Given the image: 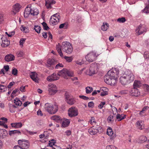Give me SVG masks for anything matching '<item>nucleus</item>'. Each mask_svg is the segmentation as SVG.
Returning a JSON list of instances; mask_svg holds the SVG:
<instances>
[{
    "label": "nucleus",
    "mask_w": 149,
    "mask_h": 149,
    "mask_svg": "<svg viewBox=\"0 0 149 149\" xmlns=\"http://www.w3.org/2000/svg\"><path fill=\"white\" fill-rule=\"evenodd\" d=\"M119 71L117 68H112L109 70L104 77V80L107 84L112 86H114L116 82L118 77Z\"/></svg>",
    "instance_id": "obj_1"
},
{
    "label": "nucleus",
    "mask_w": 149,
    "mask_h": 149,
    "mask_svg": "<svg viewBox=\"0 0 149 149\" xmlns=\"http://www.w3.org/2000/svg\"><path fill=\"white\" fill-rule=\"evenodd\" d=\"M134 79L133 73L128 70L125 71L120 78V81L121 84L125 85L133 82Z\"/></svg>",
    "instance_id": "obj_2"
},
{
    "label": "nucleus",
    "mask_w": 149,
    "mask_h": 149,
    "mask_svg": "<svg viewBox=\"0 0 149 149\" xmlns=\"http://www.w3.org/2000/svg\"><path fill=\"white\" fill-rule=\"evenodd\" d=\"M61 48L63 51L68 54L71 53L73 50L71 44L68 42H63L61 46L59 44H58L56 45V49L60 56L62 58L63 57V56L61 52Z\"/></svg>",
    "instance_id": "obj_3"
},
{
    "label": "nucleus",
    "mask_w": 149,
    "mask_h": 149,
    "mask_svg": "<svg viewBox=\"0 0 149 149\" xmlns=\"http://www.w3.org/2000/svg\"><path fill=\"white\" fill-rule=\"evenodd\" d=\"M45 109L49 113L54 114L58 111V108L57 105L56 104L53 105L50 103H47L45 104Z\"/></svg>",
    "instance_id": "obj_4"
},
{
    "label": "nucleus",
    "mask_w": 149,
    "mask_h": 149,
    "mask_svg": "<svg viewBox=\"0 0 149 149\" xmlns=\"http://www.w3.org/2000/svg\"><path fill=\"white\" fill-rule=\"evenodd\" d=\"M59 77L62 76L65 79H67V75L72 76L73 75V72L71 70H68L66 69H63L60 71L58 73Z\"/></svg>",
    "instance_id": "obj_5"
},
{
    "label": "nucleus",
    "mask_w": 149,
    "mask_h": 149,
    "mask_svg": "<svg viewBox=\"0 0 149 149\" xmlns=\"http://www.w3.org/2000/svg\"><path fill=\"white\" fill-rule=\"evenodd\" d=\"M98 54L96 52L93 51L90 52L86 56L87 61L89 62H91L95 60Z\"/></svg>",
    "instance_id": "obj_6"
},
{
    "label": "nucleus",
    "mask_w": 149,
    "mask_h": 149,
    "mask_svg": "<svg viewBox=\"0 0 149 149\" xmlns=\"http://www.w3.org/2000/svg\"><path fill=\"white\" fill-rule=\"evenodd\" d=\"M60 18L59 14H55L51 17L50 19V23L53 25H56L59 22Z\"/></svg>",
    "instance_id": "obj_7"
},
{
    "label": "nucleus",
    "mask_w": 149,
    "mask_h": 149,
    "mask_svg": "<svg viewBox=\"0 0 149 149\" xmlns=\"http://www.w3.org/2000/svg\"><path fill=\"white\" fill-rule=\"evenodd\" d=\"M64 95L65 96L66 101L68 104L72 105L75 103V100L73 98L70 96V95L69 93L66 92L65 93Z\"/></svg>",
    "instance_id": "obj_8"
},
{
    "label": "nucleus",
    "mask_w": 149,
    "mask_h": 149,
    "mask_svg": "<svg viewBox=\"0 0 149 149\" xmlns=\"http://www.w3.org/2000/svg\"><path fill=\"white\" fill-rule=\"evenodd\" d=\"M21 7V6L18 3L13 5L11 11V14L14 15H16L20 11Z\"/></svg>",
    "instance_id": "obj_9"
},
{
    "label": "nucleus",
    "mask_w": 149,
    "mask_h": 149,
    "mask_svg": "<svg viewBox=\"0 0 149 149\" xmlns=\"http://www.w3.org/2000/svg\"><path fill=\"white\" fill-rule=\"evenodd\" d=\"M146 31V29L144 26L140 25L136 28L135 34L137 36H139L145 33Z\"/></svg>",
    "instance_id": "obj_10"
},
{
    "label": "nucleus",
    "mask_w": 149,
    "mask_h": 149,
    "mask_svg": "<svg viewBox=\"0 0 149 149\" xmlns=\"http://www.w3.org/2000/svg\"><path fill=\"white\" fill-rule=\"evenodd\" d=\"M68 114L70 117H74L77 115L78 112L77 109L74 107H72L69 109Z\"/></svg>",
    "instance_id": "obj_11"
},
{
    "label": "nucleus",
    "mask_w": 149,
    "mask_h": 149,
    "mask_svg": "<svg viewBox=\"0 0 149 149\" xmlns=\"http://www.w3.org/2000/svg\"><path fill=\"white\" fill-rule=\"evenodd\" d=\"M48 91L50 94L52 95L54 94L57 91L56 86L53 84H49Z\"/></svg>",
    "instance_id": "obj_12"
},
{
    "label": "nucleus",
    "mask_w": 149,
    "mask_h": 149,
    "mask_svg": "<svg viewBox=\"0 0 149 149\" xmlns=\"http://www.w3.org/2000/svg\"><path fill=\"white\" fill-rule=\"evenodd\" d=\"M96 68L95 66H91L89 69L86 71V74L89 76H92L97 72Z\"/></svg>",
    "instance_id": "obj_13"
},
{
    "label": "nucleus",
    "mask_w": 149,
    "mask_h": 149,
    "mask_svg": "<svg viewBox=\"0 0 149 149\" xmlns=\"http://www.w3.org/2000/svg\"><path fill=\"white\" fill-rule=\"evenodd\" d=\"M28 141L23 139L18 141V144L19 146L24 149H27L28 147Z\"/></svg>",
    "instance_id": "obj_14"
},
{
    "label": "nucleus",
    "mask_w": 149,
    "mask_h": 149,
    "mask_svg": "<svg viewBox=\"0 0 149 149\" xmlns=\"http://www.w3.org/2000/svg\"><path fill=\"white\" fill-rule=\"evenodd\" d=\"M30 76L31 79L35 82L38 83L39 78L38 75L36 72H32L30 73Z\"/></svg>",
    "instance_id": "obj_15"
},
{
    "label": "nucleus",
    "mask_w": 149,
    "mask_h": 149,
    "mask_svg": "<svg viewBox=\"0 0 149 149\" xmlns=\"http://www.w3.org/2000/svg\"><path fill=\"white\" fill-rule=\"evenodd\" d=\"M59 79V77L58 74L53 73L51 76L47 77V79L49 81H52L56 80Z\"/></svg>",
    "instance_id": "obj_16"
},
{
    "label": "nucleus",
    "mask_w": 149,
    "mask_h": 149,
    "mask_svg": "<svg viewBox=\"0 0 149 149\" xmlns=\"http://www.w3.org/2000/svg\"><path fill=\"white\" fill-rule=\"evenodd\" d=\"M136 128L140 130H142L144 128V122L142 120L137 121L135 124Z\"/></svg>",
    "instance_id": "obj_17"
},
{
    "label": "nucleus",
    "mask_w": 149,
    "mask_h": 149,
    "mask_svg": "<svg viewBox=\"0 0 149 149\" xmlns=\"http://www.w3.org/2000/svg\"><path fill=\"white\" fill-rule=\"evenodd\" d=\"M1 40L2 41V43L1 44L2 46L6 47L9 45L10 41L5 36H3L1 38Z\"/></svg>",
    "instance_id": "obj_18"
},
{
    "label": "nucleus",
    "mask_w": 149,
    "mask_h": 149,
    "mask_svg": "<svg viewBox=\"0 0 149 149\" xmlns=\"http://www.w3.org/2000/svg\"><path fill=\"white\" fill-rule=\"evenodd\" d=\"M130 93L131 95L136 97L138 96L140 94V92L138 90L135 88L132 89L130 91Z\"/></svg>",
    "instance_id": "obj_19"
},
{
    "label": "nucleus",
    "mask_w": 149,
    "mask_h": 149,
    "mask_svg": "<svg viewBox=\"0 0 149 149\" xmlns=\"http://www.w3.org/2000/svg\"><path fill=\"white\" fill-rule=\"evenodd\" d=\"M29 7L30 8L29 14L35 16L38 14V11L36 8H31V6L30 7L29 6Z\"/></svg>",
    "instance_id": "obj_20"
},
{
    "label": "nucleus",
    "mask_w": 149,
    "mask_h": 149,
    "mask_svg": "<svg viewBox=\"0 0 149 149\" xmlns=\"http://www.w3.org/2000/svg\"><path fill=\"white\" fill-rule=\"evenodd\" d=\"M55 2L53 0H49L46 1L45 6L48 9H50L51 8L52 5L54 4Z\"/></svg>",
    "instance_id": "obj_21"
},
{
    "label": "nucleus",
    "mask_w": 149,
    "mask_h": 149,
    "mask_svg": "<svg viewBox=\"0 0 149 149\" xmlns=\"http://www.w3.org/2000/svg\"><path fill=\"white\" fill-rule=\"evenodd\" d=\"M7 131L4 129L0 130V138H4L8 135Z\"/></svg>",
    "instance_id": "obj_22"
},
{
    "label": "nucleus",
    "mask_w": 149,
    "mask_h": 149,
    "mask_svg": "<svg viewBox=\"0 0 149 149\" xmlns=\"http://www.w3.org/2000/svg\"><path fill=\"white\" fill-rule=\"evenodd\" d=\"M14 56L11 54L6 55L5 57V60L7 61H10L14 60Z\"/></svg>",
    "instance_id": "obj_23"
},
{
    "label": "nucleus",
    "mask_w": 149,
    "mask_h": 149,
    "mask_svg": "<svg viewBox=\"0 0 149 149\" xmlns=\"http://www.w3.org/2000/svg\"><path fill=\"white\" fill-rule=\"evenodd\" d=\"M91 127L88 130V132L91 135H94L97 133V130H96V128Z\"/></svg>",
    "instance_id": "obj_24"
},
{
    "label": "nucleus",
    "mask_w": 149,
    "mask_h": 149,
    "mask_svg": "<svg viewBox=\"0 0 149 149\" xmlns=\"http://www.w3.org/2000/svg\"><path fill=\"white\" fill-rule=\"evenodd\" d=\"M149 108L148 106H145L142 109V110L140 111L139 114L141 116H144L146 112L147 111Z\"/></svg>",
    "instance_id": "obj_25"
},
{
    "label": "nucleus",
    "mask_w": 149,
    "mask_h": 149,
    "mask_svg": "<svg viewBox=\"0 0 149 149\" xmlns=\"http://www.w3.org/2000/svg\"><path fill=\"white\" fill-rule=\"evenodd\" d=\"M126 118V115L124 114H118L116 116V118L118 121H120Z\"/></svg>",
    "instance_id": "obj_26"
},
{
    "label": "nucleus",
    "mask_w": 149,
    "mask_h": 149,
    "mask_svg": "<svg viewBox=\"0 0 149 149\" xmlns=\"http://www.w3.org/2000/svg\"><path fill=\"white\" fill-rule=\"evenodd\" d=\"M109 27V25L107 23H103L101 27V29L104 31H106Z\"/></svg>",
    "instance_id": "obj_27"
},
{
    "label": "nucleus",
    "mask_w": 149,
    "mask_h": 149,
    "mask_svg": "<svg viewBox=\"0 0 149 149\" xmlns=\"http://www.w3.org/2000/svg\"><path fill=\"white\" fill-rule=\"evenodd\" d=\"M70 123V121L68 119H65L63 120L62 123V126L63 127H65L68 126Z\"/></svg>",
    "instance_id": "obj_28"
},
{
    "label": "nucleus",
    "mask_w": 149,
    "mask_h": 149,
    "mask_svg": "<svg viewBox=\"0 0 149 149\" xmlns=\"http://www.w3.org/2000/svg\"><path fill=\"white\" fill-rule=\"evenodd\" d=\"M11 125L12 127L15 128H20L22 126V123H12Z\"/></svg>",
    "instance_id": "obj_29"
},
{
    "label": "nucleus",
    "mask_w": 149,
    "mask_h": 149,
    "mask_svg": "<svg viewBox=\"0 0 149 149\" xmlns=\"http://www.w3.org/2000/svg\"><path fill=\"white\" fill-rule=\"evenodd\" d=\"M47 63L48 64H49L50 65H55L56 64V65H60L59 63L57 64L56 62L55 61L54 59H49L47 61Z\"/></svg>",
    "instance_id": "obj_30"
},
{
    "label": "nucleus",
    "mask_w": 149,
    "mask_h": 149,
    "mask_svg": "<svg viewBox=\"0 0 149 149\" xmlns=\"http://www.w3.org/2000/svg\"><path fill=\"white\" fill-rule=\"evenodd\" d=\"M51 119L55 121L58 122L61 120V118L58 116H54L51 117Z\"/></svg>",
    "instance_id": "obj_31"
},
{
    "label": "nucleus",
    "mask_w": 149,
    "mask_h": 149,
    "mask_svg": "<svg viewBox=\"0 0 149 149\" xmlns=\"http://www.w3.org/2000/svg\"><path fill=\"white\" fill-rule=\"evenodd\" d=\"M9 134L12 136L13 134H20V132L18 130H10L8 132Z\"/></svg>",
    "instance_id": "obj_32"
},
{
    "label": "nucleus",
    "mask_w": 149,
    "mask_h": 149,
    "mask_svg": "<svg viewBox=\"0 0 149 149\" xmlns=\"http://www.w3.org/2000/svg\"><path fill=\"white\" fill-rule=\"evenodd\" d=\"M141 86V84L139 81L135 80L134 83V88L139 87Z\"/></svg>",
    "instance_id": "obj_33"
},
{
    "label": "nucleus",
    "mask_w": 149,
    "mask_h": 149,
    "mask_svg": "<svg viewBox=\"0 0 149 149\" xmlns=\"http://www.w3.org/2000/svg\"><path fill=\"white\" fill-rule=\"evenodd\" d=\"M19 92V90L18 89H16L13 90L11 94V97L12 98H13L14 97L17 95V93Z\"/></svg>",
    "instance_id": "obj_34"
},
{
    "label": "nucleus",
    "mask_w": 149,
    "mask_h": 149,
    "mask_svg": "<svg viewBox=\"0 0 149 149\" xmlns=\"http://www.w3.org/2000/svg\"><path fill=\"white\" fill-rule=\"evenodd\" d=\"M107 133L109 136H111L113 134L112 129L109 127L107 130Z\"/></svg>",
    "instance_id": "obj_35"
},
{
    "label": "nucleus",
    "mask_w": 149,
    "mask_h": 149,
    "mask_svg": "<svg viewBox=\"0 0 149 149\" xmlns=\"http://www.w3.org/2000/svg\"><path fill=\"white\" fill-rule=\"evenodd\" d=\"M14 102L16 105L20 106L22 104L21 101L18 99L16 98L14 100Z\"/></svg>",
    "instance_id": "obj_36"
},
{
    "label": "nucleus",
    "mask_w": 149,
    "mask_h": 149,
    "mask_svg": "<svg viewBox=\"0 0 149 149\" xmlns=\"http://www.w3.org/2000/svg\"><path fill=\"white\" fill-rule=\"evenodd\" d=\"M34 29L38 33H40L41 28L39 26H35Z\"/></svg>",
    "instance_id": "obj_37"
},
{
    "label": "nucleus",
    "mask_w": 149,
    "mask_h": 149,
    "mask_svg": "<svg viewBox=\"0 0 149 149\" xmlns=\"http://www.w3.org/2000/svg\"><path fill=\"white\" fill-rule=\"evenodd\" d=\"M68 24L67 23H65L61 24L59 26L60 29L63 28L64 29H66L68 27Z\"/></svg>",
    "instance_id": "obj_38"
},
{
    "label": "nucleus",
    "mask_w": 149,
    "mask_h": 149,
    "mask_svg": "<svg viewBox=\"0 0 149 149\" xmlns=\"http://www.w3.org/2000/svg\"><path fill=\"white\" fill-rule=\"evenodd\" d=\"M28 5L27 6L25 9L24 12V17L25 18L28 17Z\"/></svg>",
    "instance_id": "obj_39"
},
{
    "label": "nucleus",
    "mask_w": 149,
    "mask_h": 149,
    "mask_svg": "<svg viewBox=\"0 0 149 149\" xmlns=\"http://www.w3.org/2000/svg\"><path fill=\"white\" fill-rule=\"evenodd\" d=\"M86 93H91L93 90V88L92 87H88L86 88Z\"/></svg>",
    "instance_id": "obj_40"
},
{
    "label": "nucleus",
    "mask_w": 149,
    "mask_h": 149,
    "mask_svg": "<svg viewBox=\"0 0 149 149\" xmlns=\"http://www.w3.org/2000/svg\"><path fill=\"white\" fill-rule=\"evenodd\" d=\"M7 90V88L6 86L2 85L0 86V92H3Z\"/></svg>",
    "instance_id": "obj_41"
},
{
    "label": "nucleus",
    "mask_w": 149,
    "mask_h": 149,
    "mask_svg": "<svg viewBox=\"0 0 149 149\" xmlns=\"http://www.w3.org/2000/svg\"><path fill=\"white\" fill-rule=\"evenodd\" d=\"M26 40V39L24 38H22L20 39L19 42V45L21 47H23V44L25 42Z\"/></svg>",
    "instance_id": "obj_42"
},
{
    "label": "nucleus",
    "mask_w": 149,
    "mask_h": 149,
    "mask_svg": "<svg viewBox=\"0 0 149 149\" xmlns=\"http://www.w3.org/2000/svg\"><path fill=\"white\" fill-rule=\"evenodd\" d=\"M12 74L15 76H17L18 73V70L16 68H13L12 72Z\"/></svg>",
    "instance_id": "obj_43"
},
{
    "label": "nucleus",
    "mask_w": 149,
    "mask_h": 149,
    "mask_svg": "<svg viewBox=\"0 0 149 149\" xmlns=\"http://www.w3.org/2000/svg\"><path fill=\"white\" fill-rule=\"evenodd\" d=\"M140 140L141 143H143L146 141L147 140L146 137L145 136H142L140 138Z\"/></svg>",
    "instance_id": "obj_44"
},
{
    "label": "nucleus",
    "mask_w": 149,
    "mask_h": 149,
    "mask_svg": "<svg viewBox=\"0 0 149 149\" xmlns=\"http://www.w3.org/2000/svg\"><path fill=\"white\" fill-rule=\"evenodd\" d=\"M75 62L76 64L79 65H81L84 64V61L82 60H77Z\"/></svg>",
    "instance_id": "obj_45"
},
{
    "label": "nucleus",
    "mask_w": 149,
    "mask_h": 149,
    "mask_svg": "<svg viewBox=\"0 0 149 149\" xmlns=\"http://www.w3.org/2000/svg\"><path fill=\"white\" fill-rule=\"evenodd\" d=\"M21 31L24 33H26L27 31V28L24 26H22L20 27Z\"/></svg>",
    "instance_id": "obj_46"
},
{
    "label": "nucleus",
    "mask_w": 149,
    "mask_h": 149,
    "mask_svg": "<svg viewBox=\"0 0 149 149\" xmlns=\"http://www.w3.org/2000/svg\"><path fill=\"white\" fill-rule=\"evenodd\" d=\"M55 140L54 139L51 140V141H49V143H48L50 147H52L53 145H54L55 142H54Z\"/></svg>",
    "instance_id": "obj_47"
},
{
    "label": "nucleus",
    "mask_w": 149,
    "mask_h": 149,
    "mask_svg": "<svg viewBox=\"0 0 149 149\" xmlns=\"http://www.w3.org/2000/svg\"><path fill=\"white\" fill-rule=\"evenodd\" d=\"M126 21L124 17L119 18L117 19V21L120 23H123Z\"/></svg>",
    "instance_id": "obj_48"
},
{
    "label": "nucleus",
    "mask_w": 149,
    "mask_h": 149,
    "mask_svg": "<svg viewBox=\"0 0 149 149\" xmlns=\"http://www.w3.org/2000/svg\"><path fill=\"white\" fill-rule=\"evenodd\" d=\"M106 149H117V148L113 145H108L106 147Z\"/></svg>",
    "instance_id": "obj_49"
},
{
    "label": "nucleus",
    "mask_w": 149,
    "mask_h": 149,
    "mask_svg": "<svg viewBox=\"0 0 149 149\" xmlns=\"http://www.w3.org/2000/svg\"><path fill=\"white\" fill-rule=\"evenodd\" d=\"M144 57L145 59L149 58V52H145L144 53Z\"/></svg>",
    "instance_id": "obj_50"
},
{
    "label": "nucleus",
    "mask_w": 149,
    "mask_h": 149,
    "mask_svg": "<svg viewBox=\"0 0 149 149\" xmlns=\"http://www.w3.org/2000/svg\"><path fill=\"white\" fill-rule=\"evenodd\" d=\"M107 120L109 122H113L114 121L113 117V116L111 115L109 116L107 118Z\"/></svg>",
    "instance_id": "obj_51"
},
{
    "label": "nucleus",
    "mask_w": 149,
    "mask_h": 149,
    "mask_svg": "<svg viewBox=\"0 0 149 149\" xmlns=\"http://www.w3.org/2000/svg\"><path fill=\"white\" fill-rule=\"evenodd\" d=\"M64 58L66 61L68 62H71L72 60V58L71 57L65 56Z\"/></svg>",
    "instance_id": "obj_52"
},
{
    "label": "nucleus",
    "mask_w": 149,
    "mask_h": 149,
    "mask_svg": "<svg viewBox=\"0 0 149 149\" xmlns=\"http://www.w3.org/2000/svg\"><path fill=\"white\" fill-rule=\"evenodd\" d=\"M96 130L97 131V133L99 132L100 133L102 132L103 131V129L101 127H99L97 128H96Z\"/></svg>",
    "instance_id": "obj_53"
},
{
    "label": "nucleus",
    "mask_w": 149,
    "mask_h": 149,
    "mask_svg": "<svg viewBox=\"0 0 149 149\" xmlns=\"http://www.w3.org/2000/svg\"><path fill=\"white\" fill-rule=\"evenodd\" d=\"M17 54L18 57H22L23 56L24 53L22 51H19L17 53Z\"/></svg>",
    "instance_id": "obj_54"
},
{
    "label": "nucleus",
    "mask_w": 149,
    "mask_h": 149,
    "mask_svg": "<svg viewBox=\"0 0 149 149\" xmlns=\"http://www.w3.org/2000/svg\"><path fill=\"white\" fill-rule=\"evenodd\" d=\"M95 119L94 117H92L90 121H89V123L91 124H93V123H95L96 122Z\"/></svg>",
    "instance_id": "obj_55"
},
{
    "label": "nucleus",
    "mask_w": 149,
    "mask_h": 149,
    "mask_svg": "<svg viewBox=\"0 0 149 149\" xmlns=\"http://www.w3.org/2000/svg\"><path fill=\"white\" fill-rule=\"evenodd\" d=\"M42 24L43 25V28L45 30H47L48 29H49V27L47 26V24L45 22H43L42 23Z\"/></svg>",
    "instance_id": "obj_56"
},
{
    "label": "nucleus",
    "mask_w": 149,
    "mask_h": 149,
    "mask_svg": "<svg viewBox=\"0 0 149 149\" xmlns=\"http://www.w3.org/2000/svg\"><path fill=\"white\" fill-rule=\"evenodd\" d=\"M112 108L113 114L114 115L116 114V113H117L118 111L117 109L115 107L113 106Z\"/></svg>",
    "instance_id": "obj_57"
},
{
    "label": "nucleus",
    "mask_w": 149,
    "mask_h": 149,
    "mask_svg": "<svg viewBox=\"0 0 149 149\" xmlns=\"http://www.w3.org/2000/svg\"><path fill=\"white\" fill-rule=\"evenodd\" d=\"M105 102H102L98 105V107L100 109H102L103 106L105 104Z\"/></svg>",
    "instance_id": "obj_58"
},
{
    "label": "nucleus",
    "mask_w": 149,
    "mask_h": 149,
    "mask_svg": "<svg viewBox=\"0 0 149 149\" xmlns=\"http://www.w3.org/2000/svg\"><path fill=\"white\" fill-rule=\"evenodd\" d=\"M94 106V103L93 102H91L88 103V107L93 108Z\"/></svg>",
    "instance_id": "obj_59"
},
{
    "label": "nucleus",
    "mask_w": 149,
    "mask_h": 149,
    "mask_svg": "<svg viewBox=\"0 0 149 149\" xmlns=\"http://www.w3.org/2000/svg\"><path fill=\"white\" fill-rule=\"evenodd\" d=\"M79 97L85 100H87L89 99V98L84 95H80Z\"/></svg>",
    "instance_id": "obj_60"
},
{
    "label": "nucleus",
    "mask_w": 149,
    "mask_h": 149,
    "mask_svg": "<svg viewBox=\"0 0 149 149\" xmlns=\"http://www.w3.org/2000/svg\"><path fill=\"white\" fill-rule=\"evenodd\" d=\"M37 115L38 116H41L43 115V114L42 112V111L40 110V109H39L38 111L37 112Z\"/></svg>",
    "instance_id": "obj_61"
},
{
    "label": "nucleus",
    "mask_w": 149,
    "mask_h": 149,
    "mask_svg": "<svg viewBox=\"0 0 149 149\" xmlns=\"http://www.w3.org/2000/svg\"><path fill=\"white\" fill-rule=\"evenodd\" d=\"M128 93V91L126 90H123L120 91V93L122 94H127Z\"/></svg>",
    "instance_id": "obj_62"
},
{
    "label": "nucleus",
    "mask_w": 149,
    "mask_h": 149,
    "mask_svg": "<svg viewBox=\"0 0 149 149\" xmlns=\"http://www.w3.org/2000/svg\"><path fill=\"white\" fill-rule=\"evenodd\" d=\"M15 33L14 31L10 32L9 33V34L8 35V36L10 37H11L15 34Z\"/></svg>",
    "instance_id": "obj_63"
},
{
    "label": "nucleus",
    "mask_w": 149,
    "mask_h": 149,
    "mask_svg": "<svg viewBox=\"0 0 149 149\" xmlns=\"http://www.w3.org/2000/svg\"><path fill=\"white\" fill-rule=\"evenodd\" d=\"M13 149H24V148H22L19 146L17 145L14 147Z\"/></svg>",
    "instance_id": "obj_64"
}]
</instances>
